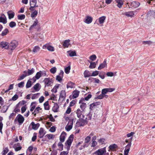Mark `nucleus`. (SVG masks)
<instances>
[{"instance_id":"36","label":"nucleus","mask_w":155,"mask_h":155,"mask_svg":"<svg viewBox=\"0 0 155 155\" xmlns=\"http://www.w3.org/2000/svg\"><path fill=\"white\" fill-rule=\"evenodd\" d=\"M35 72V69L32 68L31 70L28 69L27 72L26 71V74L27 76H29Z\"/></svg>"},{"instance_id":"33","label":"nucleus","mask_w":155,"mask_h":155,"mask_svg":"<svg viewBox=\"0 0 155 155\" xmlns=\"http://www.w3.org/2000/svg\"><path fill=\"white\" fill-rule=\"evenodd\" d=\"M84 74L85 78L91 76V74L90 71L87 70H85L84 71Z\"/></svg>"},{"instance_id":"16","label":"nucleus","mask_w":155,"mask_h":155,"mask_svg":"<svg viewBox=\"0 0 155 155\" xmlns=\"http://www.w3.org/2000/svg\"><path fill=\"white\" fill-rule=\"evenodd\" d=\"M13 147L16 151H18L20 150L22 148V147H21L20 144L19 143L15 144Z\"/></svg>"},{"instance_id":"20","label":"nucleus","mask_w":155,"mask_h":155,"mask_svg":"<svg viewBox=\"0 0 155 155\" xmlns=\"http://www.w3.org/2000/svg\"><path fill=\"white\" fill-rule=\"evenodd\" d=\"M8 43L5 41H2L0 43V47L7 48H8Z\"/></svg>"},{"instance_id":"48","label":"nucleus","mask_w":155,"mask_h":155,"mask_svg":"<svg viewBox=\"0 0 155 155\" xmlns=\"http://www.w3.org/2000/svg\"><path fill=\"white\" fill-rule=\"evenodd\" d=\"M91 137L90 136L87 137L84 139V142L88 143L91 140Z\"/></svg>"},{"instance_id":"27","label":"nucleus","mask_w":155,"mask_h":155,"mask_svg":"<svg viewBox=\"0 0 155 155\" xmlns=\"http://www.w3.org/2000/svg\"><path fill=\"white\" fill-rule=\"evenodd\" d=\"M106 18L105 16H102L100 17L98 19V21L99 23V24H103Z\"/></svg>"},{"instance_id":"56","label":"nucleus","mask_w":155,"mask_h":155,"mask_svg":"<svg viewBox=\"0 0 155 155\" xmlns=\"http://www.w3.org/2000/svg\"><path fill=\"white\" fill-rule=\"evenodd\" d=\"M33 149V147L31 146L28 147L27 150V153H28V152H29V154H31V152L32 151Z\"/></svg>"},{"instance_id":"8","label":"nucleus","mask_w":155,"mask_h":155,"mask_svg":"<svg viewBox=\"0 0 155 155\" xmlns=\"http://www.w3.org/2000/svg\"><path fill=\"white\" fill-rule=\"evenodd\" d=\"M64 74L63 71L62 70H61L59 74L57 75L56 77V80L59 82H61L62 80Z\"/></svg>"},{"instance_id":"32","label":"nucleus","mask_w":155,"mask_h":155,"mask_svg":"<svg viewBox=\"0 0 155 155\" xmlns=\"http://www.w3.org/2000/svg\"><path fill=\"white\" fill-rule=\"evenodd\" d=\"M67 52L68 54L70 57H72L76 56V54L75 51H68Z\"/></svg>"},{"instance_id":"23","label":"nucleus","mask_w":155,"mask_h":155,"mask_svg":"<svg viewBox=\"0 0 155 155\" xmlns=\"http://www.w3.org/2000/svg\"><path fill=\"white\" fill-rule=\"evenodd\" d=\"M80 91L77 90L74 91L73 92L72 97L73 98H75L78 97Z\"/></svg>"},{"instance_id":"10","label":"nucleus","mask_w":155,"mask_h":155,"mask_svg":"<svg viewBox=\"0 0 155 155\" xmlns=\"http://www.w3.org/2000/svg\"><path fill=\"white\" fill-rule=\"evenodd\" d=\"M16 118H17V120L19 125H21L23 123L24 120V118L21 115L18 114Z\"/></svg>"},{"instance_id":"2","label":"nucleus","mask_w":155,"mask_h":155,"mask_svg":"<svg viewBox=\"0 0 155 155\" xmlns=\"http://www.w3.org/2000/svg\"><path fill=\"white\" fill-rule=\"evenodd\" d=\"M37 2V0H30V7L29 9L31 11H33L34 10V8L38 6L36 5Z\"/></svg>"},{"instance_id":"57","label":"nucleus","mask_w":155,"mask_h":155,"mask_svg":"<svg viewBox=\"0 0 155 155\" xmlns=\"http://www.w3.org/2000/svg\"><path fill=\"white\" fill-rule=\"evenodd\" d=\"M49 139H51L53 138L54 137V135L52 134H47L46 135Z\"/></svg>"},{"instance_id":"45","label":"nucleus","mask_w":155,"mask_h":155,"mask_svg":"<svg viewBox=\"0 0 155 155\" xmlns=\"http://www.w3.org/2000/svg\"><path fill=\"white\" fill-rule=\"evenodd\" d=\"M41 77H45L47 76L46 71H39Z\"/></svg>"},{"instance_id":"47","label":"nucleus","mask_w":155,"mask_h":155,"mask_svg":"<svg viewBox=\"0 0 155 155\" xmlns=\"http://www.w3.org/2000/svg\"><path fill=\"white\" fill-rule=\"evenodd\" d=\"M9 25L10 27L12 28L16 26V23L14 21H12L9 23Z\"/></svg>"},{"instance_id":"29","label":"nucleus","mask_w":155,"mask_h":155,"mask_svg":"<svg viewBox=\"0 0 155 155\" xmlns=\"http://www.w3.org/2000/svg\"><path fill=\"white\" fill-rule=\"evenodd\" d=\"M8 16V18L9 19L13 18L15 15V13L12 11H9L7 12Z\"/></svg>"},{"instance_id":"15","label":"nucleus","mask_w":155,"mask_h":155,"mask_svg":"<svg viewBox=\"0 0 155 155\" xmlns=\"http://www.w3.org/2000/svg\"><path fill=\"white\" fill-rule=\"evenodd\" d=\"M107 66V64L106 63V60H104L103 63L101 64L98 68V69L99 70H101L102 69L106 67Z\"/></svg>"},{"instance_id":"63","label":"nucleus","mask_w":155,"mask_h":155,"mask_svg":"<svg viewBox=\"0 0 155 155\" xmlns=\"http://www.w3.org/2000/svg\"><path fill=\"white\" fill-rule=\"evenodd\" d=\"M107 91L106 88L103 89L101 91V93L103 95L106 94L107 93Z\"/></svg>"},{"instance_id":"51","label":"nucleus","mask_w":155,"mask_h":155,"mask_svg":"<svg viewBox=\"0 0 155 155\" xmlns=\"http://www.w3.org/2000/svg\"><path fill=\"white\" fill-rule=\"evenodd\" d=\"M96 63L94 62H90V65L89 66V68H94L96 67Z\"/></svg>"},{"instance_id":"37","label":"nucleus","mask_w":155,"mask_h":155,"mask_svg":"<svg viewBox=\"0 0 155 155\" xmlns=\"http://www.w3.org/2000/svg\"><path fill=\"white\" fill-rule=\"evenodd\" d=\"M117 147V145L114 144H111L110 145L109 147V148L110 150H114V149L116 148Z\"/></svg>"},{"instance_id":"28","label":"nucleus","mask_w":155,"mask_h":155,"mask_svg":"<svg viewBox=\"0 0 155 155\" xmlns=\"http://www.w3.org/2000/svg\"><path fill=\"white\" fill-rule=\"evenodd\" d=\"M27 76L26 74V71H24V74H22L20 76L18 79V81L24 79Z\"/></svg>"},{"instance_id":"11","label":"nucleus","mask_w":155,"mask_h":155,"mask_svg":"<svg viewBox=\"0 0 155 155\" xmlns=\"http://www.w3.org/2000/svg\"><path fill=\"white\" fill-rule=\"evenodd\" d=\"M73 140V135H71L67 140L66 143H67L69 146L70 147L72 142Z\"/></svg>"},{"instance_id":"1","label":"nucleus","mask_w":155,"mask_h":155,"mask_svg":"<svg viewBox=\"0 0 155 155\" xmlns=\"http://www.w3.org/2000/svg\"><path fill=\"white\" fill-rule=\"evenodd\" d=\"M84 118H79V119L77 120L76 124L78 127L84 126L87 124V120L84 119Z\"/></svg>"},{"instance_id":"6","label":"nucleus","mask_w":155,"mask_h":155,"mask_svg":"<svg viewBox=\"0 0 155 155\" xmlns=\"http://www.w3.org/2000/svg\"><path fill=\"white\" fill-rule=\"evenodd\" d=\"M73 122V119L69 120L68 124L65 127V129L67 131H69L72 128Z\"/></svg>"},{"instance_id":"31","label":"nucleus","mask_w":155,"mask_h":155,"mask_svg":"<svg viewBox=\"0 0 155 155\" xmlns=\"http://www.w3.org/2000/svg\"><path fill=\"white\" fill-rule=\"evenodd\" d=\"M70 40L68 39L65 40L63 44V46L65 48H68L70 45Z\"/></svg>"},{"instance_id":"24","label":"nucleus","mask_w":155,"mask_h":155,"mask_svg":"<svg viewBox=\"0 0 155 155\" xmlns=\"http://www.w3.org/2000/svg\"><path fill=\"white\" fill-rule=\"evenodd\" d=\"M39 134V137L40 138H42L45 134V133L44 132V130L42 128H40Z\"/></svg>"},{"instance_id":"22","label":"nucleus","mask_w":155,"mask_h":155,"mask_svg":"<svg viewBox=\"0 0 155 155\" xmlns=\"http://www.w3.org/2000/svg\"><path fill=\"white\" fill-rule=\"evenodd\" d=\"M31 125L32 126V129L35 130H37L40 126V124L39 123L35 124L34 122H32Z\"/></svg>"},{"instance_id":"58","label":"nucleus","mask_w":155,"mask_h":155,"mask_svg":"<svg viewBox=\"0 0 155 155\" xmlns=\"http://www.w3.org/2000/svg\"><path fill=\"white\" fill-rule=\"evenodd\" d=\"M41 77V76L39 72H37L35 76V78L37 79H38Z\"/></svg>"},{"instance_id":"13","label":"nucleus","mask_w":155,"mask_h":155,"mask_svg":"<svg viewBox=\"0 0 155 155\" xmlns=\"http://www.w3.org/2000/svg\"><path fill=\"white\" fill-rule=\"evenodd\" d=\"M0 22L5 24L7 22V18L3 14L0 17Z\"/></svg>"},{"instance_id":"7","label":"nucleus","mask_w":155,"mask_h":155,"mask_svg":"<svg viewBox=\"0 0 155 155\" xmlns=\"http://www.w3.org/2000/svg\"><path fill=\"white\" fill-rule=\"evenodd\" d=\"M123 15H126L128 17L132 18L135 15V12L133 11H130L122 13Z\"/></svg>"},{"instance_id":"59","label":"nucleus","mask_w":155,"mask_h":155,"mask_svg":"<svg viewBox=\"0 0 155 155\" xmlns=\"http://www.w3.org/2000/svg\"><path fill=\"white\" fill-rule=\"evenodd\" d=\"M96 56L95 54L91 55L90 57V59L92 61H94L96 58Z\"/></svg>"},{"instance_id":"41","label":"nucleus","mask_w":155,"mask_h":155,"mask_svg":"<svg viewBox=\"0 0 155 155\" xmlns=\"http://www.w3.org/2000/svg\"><path fill=\"white\" fill-rule=\"evenodd\" d=\"M74 84V83L70 81L67 84V88H72L73 87Z\"/></svg>"},{"instance_id":"35","label":"nucleus","mask_w":155,"mask_h":155,"mask_svg":"<svg viewBox=\"0 0 155 155\" xmlns=\"http://www.w3.org/2000/svg\"><path fill=\"white\" fill-rule=\"evenodd\" d=\"M40 85V84L38 83H37L34 85L33 88L36 91H38L40 89V87H39Z\"/></svg>"},{"instance_id":"19","label":"nucleus","mask_w":155,"mask_h":155,"mask_svg":"<svg viewBox=\"0 0 155 155\" xmlns=\"http://www.w3.org/2000/svg\"><path fill=\"white\" fill-rule=\"evenodd\" d=\"M66 92L64 90H62L61 92L60 95V99H62V100L65 99L66 97Z\"/></svg>"},{"instance_id":"53","label":"nucleus","mask_w":155,"mask_h":155,"mask_svg":"<svg viewBox=\"0 0 155 155\" xmlns=\"http://www.w3.org/2000/svg\"><path fill=\"white\" fill-rule=\"evenodd\" d=\"M18 19L19 20H23L25 18V15H24L22 14L21 15H18Z\"/></svg>"},{"instance_id":"14","label":"nucleus","mask_w":155,"mask_h":155,"mask_svg":"<svg viewBox=\"0 0 155 155\" xmlns=\"http://www.w3.org/2000/svg\"><path fill=\"white\" fill-rule=\"evenodd\" d=\"M66 135V134L63 131L61 133L60 137V140L61 142H63L64 141Z\"/></svg>"},{"instance_id":"3","label":"nucleus","mask_w":155,"mask_h":155,"mask_svg":"<svg viewBox=\"0 0 155 155\" xmlns=\"http://www.w3.org/2000/svg\"><path fill=\"white\" fill-rule=\"evenodd\" d=\"M18 45V42L15 40H13L11 41L8 45V48L11 50L14 49Z\"/></svg>"},{"instance_id":"42","label":"nucleus","mask_w":155,"mask_h":155,"mask_svg":"<svg viewBox=\"0 0 155 155\" xmlns=\"http://www.w3.org/2000/svg\"><path fill=\"white\" fill-rule=\"evenodd\" d=\"M40 48L38 46H35L34 47L32 50V51L34 53H36L38 51L40 50Z\"/></svg>"},{"instance_id":"43","label":"nucleus","mask_w":155,"mask_h":155,"mask_svg":"<svg viewBox=\"0 0 155 155\" xmlns=\"http://www.w3.org/2000/svg\"><path fill=\"white\" fill-rule=\"evenodd\" d=\"M101 104L100 102H97L93 103L90 105V108L92 107L93 108L94 107L97 106V105H100Z\"/></svg>"},{"instance_id":"25","label":"nucleus","mask_w":155,"mask_h":155,"mask_svg":"<svg viewBox=\"0 0 155 155\" xmlns=\"http://www.w3.org/2000/svg\"><path fill=\"white\" fill-rule=\"evenodd\" d=\"M41 110V108L39 107H38L36 108L34 111L32 113V114H34L35 117L36 114L39 113L40 110Z\"/></svg>"},{"instance_id":"62","label":"nucleus","mask_w":155,"mask_h":155,"mask_svg":"<svg viewBox=\"0 0 155 155\" xmlns=\"http://www.w3.org/2000/svg\"><path fill=\"white\" fill-rule=\"evenodd\" d=\"M26 110V105L22 107L21 109L22 113H23Z\"/></svg>"},{"instance_id":"40","label":"nucleus","mask_w":155,"mask_h":155,"mask_svg":"<svg viewBox=\"0 0 155 155\" xmlns=\"http://www.w3.org/2000/svg\"><path fill=\"white\" fill-rule=\"evenodd\" d=\"M45 110H49L50 109L48 101L46 102L44 104Z\"/></svg>"},{"instance_id":"55","label":"nucleus","mask_w":155,"mask_h":155,"mask_svg":"<svg viewBox=\"0 0 155 155\" xmlns=\"http://www.w3.org/2000/svg\"><path fill=\"white\" fill-rule=\"evenodd\" d=\"M8 150L7 148H5L2 152V155H5L8 151Z\"/></svg>"},{"instance_id":"50","label":"nucleus","mask_w":155,"mask_h":155,"mask_svg":"<svg viewBox=\"0 0 155 155\" xmlns=\"http://www.w3.org/2000/svg\"><path fill=\"white\" fill-rule=\"evenodd\" d=\"M8 29L7 28L5 29L4 31H3L1 34V35L2 36H4L7 35V33L8 32Z\"/></svg>"},{"instance_id":"9","label":"nucleus","mask_w":155,"mask_h":155,"mask_svg":"<svg viewBox=\"0 0 155 155\" xmlns=\"http://www.w3.org/2000/svg\"><path fill=\"white\" fill-rule=\"evenodd\" d=\"M76 114L77 117L79 118H84L82 112L80 110V109H78L76 111Z\"/></svg>"},{"instance_id":"44","label":"nucleus","mask_w":155,"mask_h":155,"mask_svg":"<svg viewBox=\"0 0 155 155\" xmlns=\"http://www.w3.org/2000/svg\"><path fill=\"white\" fill-rule=\"evenodd\" d=\"M92 114L91 112L87 115L86 117L85 118V120H87V121L90 120L91 119Z\"/></svg>"},{"instance_id":"60","label":"nucleus","mask_w":155,"mask_h":155,"mask_svg":"<svg viewBox=\"0 0 155 155\" xmlns=\"http://www.w3.org/2000/svg\"><path fill=\"white\" fill-rule=\"evenodd\" d=\"M143 44L144 45H150L152 43V42L150 41H143L142 42Z\"/></svg>"},{"instance_id":"64","label":"nucleus","mask_w":155,"mask_h":155,"mask_svg":"<svg viewBox=\"0 0 155 155\" xmlns=\"http://www.w3.org/2000/svg\"><path fill=\"white\" fill-rule=\"evenodd\" d=\"M18 98V95L15 94L12 98V99L13 101L16 100Z\"/></svg>"},{"instance_id":"4","label":"nucleus","mask_w":155,"mask_h":155,"mask_svg":"<svg viewBox=\"0 0 155 155\" xmlns=\"http://www.w3.org/2000/svg\"><path fill=\"white\" fill-rule=\"evenodd\" d=\"M45 84V86H51L52 85L53 81L52 79L50 78H45L44 80Z\"/></svg>"},{"instance_id":"49","label":"nucleus","mask_w":155,"mask_h":155,"mask_svg":"<svg viewBox=\"0 0 155 155\" xmlns=\"http://www.w3.org/2000/svg\"><path fill=\"white\" fill-rule=\"evenodd\" d=\"M71 69V67L70 66H68V67L65 68L64 69V71L67 74H68L70 72V71Z\"/></svg>"},{"instance_id":"12","label":"nucleus","mask_w":155,"mask_h":155,"mask_svg":"<svg viewBox=\"0 0 155 155\" xmlns=\"http://www.w3.org/2000/svg\"><path fill=\"white\" fill-rule=\"evenodd\" d=\"M84 101V99H83L80 100L79 101V103L81 104L80 107L82 110H84L86 107V104L83 102Z\"/></svg>"},{"instance_id":"18","label":"nucleus","mask_w":155,"mask_h":155,"mask_svg":"<svg viewBox=\"0 0 155 155\" xmlns=\"http://www.w3.org/2000/svg\"><path fill=\"white\" fill-rule=\"evenodd\" d=\"M47 48V49L50 51H53L54 50V48L50 45H45L43 46V48Z\"/></svg>"},{"instance_id":"17","label":"nucleus","mask_w":155,"mask_h":155,"mask_svg":"<svg viewBox=\"0 0 155 155\" xmlns=\"http://www.w3.org/2000/svg\"><path fill=\"white\" fill-rule=\"evenodd\" d=\"M92 20L93 19L91 17L87 16L84 20V22L87 24H89L92 22Z\"/></svg>"},{"instance_id":"30","label":"nucleus","mask_w":155,"mask_h":155,"mask_svg":"<svg viewBox=\"0 0 155 155\" xmlns=\"http://www.w3.org/2000/svg\"><path fill=\"white\" fill-rule=\"evenodd\" d=\"M60 84H56L53 88L51 90V91L54 93H56L57 92V89L59 87Z\"/></svg>"},{"instance_id":"34","label":"nucleus","mask_w":155,"mask_h":155,"mask_svg":"<svg viewBox=\"0 0 155 155\" xmlns=\"http://www.w3.org/2000/svg\"><path fill=\"white\" fill-rule=\"evenodd\" d=\"M115 1L117 3V6L119 8H121L123 4V2L122 0H115Z\"/></svg>"},{"instance_id":"39","label":"nucleus","mask_w":155,"mask_h":155,"mask_svg":"<svg viewBox=\"0 0 155 155\" xmlns=\"http://www.w3.org/2000/svg\"><path fill=\"white\" fill-rule=\"evenodd\" d=\"M38 23V20H37L36 19L35 21H34V23L33 24L30 26V27L29 28V30H31L33 28H35L36 26V25H37Z\"/></svg>"},{"instance_id":"26","label":"nucleus","mask_w":155,"mask_h":155,"mask_svg":"<svg viewBox=\"0 0 155 155\" xmlns=\"http://www.w3.org/2000/svg\"><path fill=\"white\" fill-rule=\"evenodd\" d=\"M140 5V3L137 2H132L130 4V6L131 7L134 8L138 7Z\"/></svg>"},{"instance_id":"5","label":"nucleus","mask_w":155,"mask_h":155,"mask_svg":"<svg viewBox=\"0 0 155 155\" xmlns=\"http://www.w3.org/2000/svg\"><path fill=\"white\" fill-rule=\"evenodd\" d=\"M106 152L105 148L98 149L93 153L94 155H102Z\"/></svg>"},{"instance_id":"61","label":"nucleus","mask_w":155,"mask_h":155,"mask_svg":"<svg viewBox=\"0 0 155 155\" xmlns=\"http://www.w3.org/2000/svg\"><path fill=\"white\" fill-rule=\"evenodd\" d=\"M99 71H94L91 74L92 76H94L98 75Z\"/></svg>"},{"instance_id":"54","label":"nucleus","mask_w":155,"mask_h":155,"mask_svg":"<svg viewBox=\"0 0 155 155\" xmlns=\"http://www.w3.org/2000/svg\"><path fill=\"white\" fill-rule=\"evenodd\" d=\"M39 95V93H38L36 94H33V96L31 97V99H36L38 97Z\"/></svg>"},{"instance_id":"38","label":"nucleus","mask_w":155,"mask_h":155,"mask_svg":"<svg viewBox=\"0 0 155 155\" xmlns=\"http://www.w3.org/2000/svg\"><path fill=\"white\" fill-rule=\"evenodd\" d=\"M33 11H34L31 13V17L32 18H35L37 16V15H38V12L37 11H36V10H35Z\"/></svg>"},{"instance_id":"52","label":"nucleus","mask_w":155,"mask_h":155,"mask_svg":"<svg viewBox=\"0 0 155 155\" xmlns=\"http://www.w3.org/2000/svg\"><path fill=\"white\" fill-rule=\"evenodd\" d=\"M57 71V68L55 67H53L50 70L51 72L53 74H54Z\"/></svg>"},{"instance_id":"21","label":"nucleus","mask_w":155,"mask_h":155,"mask_svg":"<svg viewBox=\"0 0 155 155\" xmlns=\"http://www.w3.org/2000/svg\"><path fill=\"white\" fill-rule=\"evenodd\" d=\"M59 106L57 103H55L52 108V110L54 112H57L58 111Z\"/></svg>"},{"instance_id":"46","label":"nucleus","mask_w":155,"mask_h":155,"mask_svg":"<svg viewBox=\"0 0 155 155\" xmlns=\"http://www.w3.org/2000/svg\"><path fill=\"white\" fill-rule=\"evenodd\" d=\"M32 85L31 82L30 80H28L26 84V88H28L31 87Z\"/></svg>"}]
</instances>
